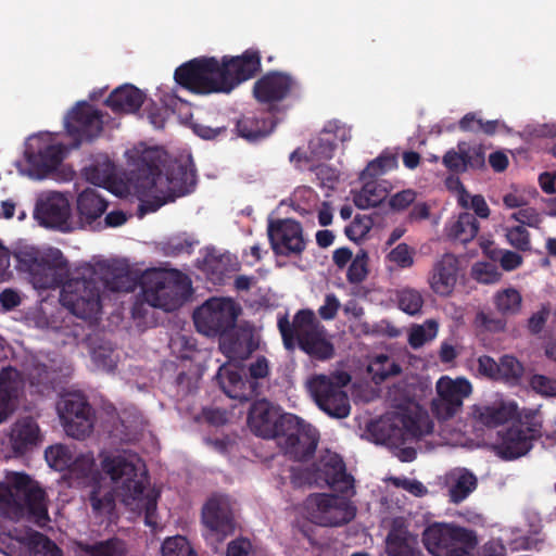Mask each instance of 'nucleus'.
<instances>
[{"mask_svg":"<svg viewBox=\"0 0 556 556\" xmlns=\"http://www.w3.org/2000/svg\"><path fill=\"white\" fill-rule=\"evenodd\" d=\"M261 70L257 50H245L241 55L192 59L175 71L174 78L182 88L195 94L229 93Z\"/></svg>","mask_w":556,"mask_h":556,"instance_id":"obj_1","label":"nucleus"},{"mask_svg":"<svg viewBox=\"0 0 556 556\" xmlns=\"http://www.w3.org/2000/svg\"><path fill=\"white\" fill-rule=\"evenodd\" d=\"M283 346L293 352L296 348L309 358L326 362L333 357L334 346L328 339L327 330L308 308L298 311L292 321L282 316L277 323Z\"/></svg>","mask_w":556,"mask_h":556,"instance_id":"obj_2","label":"nucleus"},{"mask_svg":"<svg viewBox=\"0 0 556 556\" xmlns=\"http://www.w3.org/2000/svg\"><path fill=\"white\" fill-rule=\"evenodd\" d=\"M240 308L230 299L212 298L193 313L197 330L207 337L220 338V350L228 357L240 356L241 344L232 339Z\"/></svg>","mask_w":556,"mask_h":556,"instance_id":"obj_3","label":"nucleus"},{"mask_svg":"<svg viewBox=\"0 0 556 556\" xmlns=\"http://www.w3.org/2000/svg\"><path fill=\"white\" fill-rule=\"evenodd\" d=\"M20 271L29 275L36 289H63L73 279L70 277V264L59 249L42 253L34 247L18 248L14 252Z\"/></svg>","mask_w":556,"mask_h":556,"instance_id":"obj_4","label":"nucleus"},{"mask_svg":"<svg viewBox=\"0 0 556 556\" xmlns=\"http://www.w3.org/2000/svg\"><path fill=\"white\" fill-rule=\"evenodd\" d=\"M140 285L143 301L166 312L179 308L191 290L188 276L178 270L148 269L142 274Z\"/></svg>","mask_w":556,"mask_h":556,"instance_id":"obj_5","label":"nucleus"},{"mask_svg":"<svg viewBox=\"0 0 556 556\" xmlns=\"http://www.w3.org/2000/svg\"><path fill=\"white\" fill-rule=\"evenodd\" d=\"M45 495L28 475L16 472L8 482L0 481V515L12 520H20L26 513L47 517Z\"/></svg>","mask_w":556,"mask_h":556,"instance_id":"obj_6","label":"nucleus"},{"mask_svg":"<svg viewBox=\"0 0 556 556\" xmlns=\"http://www.w3.org/2000/svg\"><path fill=\"white\" fill-rule=\"evenodd\" d=\"M151 175L148 195L152 200L143 204L148 212H155L164 204L190 193L197 184L195 170L182 162L172 163L165 174L155 167L151 169Z\"/></svg>","mask_w":556,"mask_h":556,"instance_id":"obj_7","label":"nucleus"},{"mask_svg":"<svg viewBox=\"0 0 556 556\" xmlns=\"http://www.w3.org/2000/svg\"><path fill=\"white\" fill-rule=\"evenodd\" d=\"M422 543L432 556H473L478 539L473 530L446 522H432L422 532Z\"/></svg>","mask_w":556,"mask_h":556,"instance_id":"obj_8","label":"nucleus"},{"mask_svg":"<svg viewBox=\"0 0 556 556\" xmlns=\"http://www.w3.org/2000/svg\"><path fill=\"white\" fill-rule=\"evenodd\" d=\"M300 89V81L290 73L269 71L254 83L253 97L258 103L267 105L269 113L276 115L286 110L281 103L296 96Z\"/></svg>","mask_w":556,"mask_h":556,"instance_id":"obj_9","label":"nucleus"},{"mask_svg":"<svg viewBox=\"0 0 556 556\" xmlns=\"http://www.w3.org/2000/svg\"><path fill=\"white\" fill-rule=\"evenodd\" d=\"M282 427L285 429L277 440L285 455L295 462L311 459L319 442L317 429L295 415H289Z\"/></svg>","mask_w":556,"mask_h":556,"instance_id":"obj_10","label":"nucleus"},{"mask_svg":"<svg viewBox=\"0 0 556 556\" xmlns=\"http://www.w3.org/2000/svg\"><path fill=\"white\" fill-rule=\"evenodd\" d=\"M101 467L118 489L122 488L126 497L140 500L148 483V475L139 458L134 463L121 455L106 456L102 459Z\"/></svg>","mask_w":556,"mask_h":556,"instance_id":"obj_11","label":"nucleus"},{"mask_svg":"<svg viewBox=\"0 0 556 556\" xmlns=\"http://www.w3.org/2000/svg\"><path fill=\"white\" fill-rule=\"evenodd\" d=\"M101 288L93 278H73L63 289L62 303L83 319H98L101 313Z\"/></svg>","mask_w":556,"mask_h":556,"instance_id":"obj_12","label":"nucleus"},{"mask_svg":"<svg viewBox=\"0 0 556 556\" xmlns=\"http://www.w3.org/2000/svg\"><path fill=\"white\" fill-rule=\"evenodd\" d=\"M306 507L311 521L323 527H339L356 516V506L345 496L315 494Z\"/></svg>","mask_w":556,"mask_h":556,"instance_id":"obj_13","label":"nucleus"},{"mask_svg":"<svg viewBox=\"0 0 556 556\" xmlns=\"http://www.w3.org/2000/svg\"><path fill=\"white\" fill-rule=\"evenodd\" d=\"M58 413L67 435L84 440L94 426V413L85 395L67 393L58 403Z\"/></svg>","mask_w":556,"mask_h":556,"instance_id":"obj_14","label":"nucleus"},{"mask_svg":"<svg viewBox=\"0 0 556 556\" xmlns=\"http://www.w3.org/2000/svg\"><path fill=\"white\" fill-rule=\"evenodd\" d=\"M437 395L431 402L432 415L440 421L458 416L464 400L472 393V386L466 378L441 377L435 384Z\"/></svg>","mask_w":556,"mask_h":556,"instance_id":"obj_15","label":"nucleus"},{"mask_svg":"<svg viewBox=\"0 0 556 556\" xmlns=\"http://www.w3.org/2000/svg\"><path fill=\"white\" fill-rule=\"evenodd\" d=\"M307 387L316 405L328 416L343 419L350 415V400L342 384L326 375H316L309 379Z\"/></svg>","mask_w":556,"mask_h":556,"instance_id":"obj_16","label":"nucleus"},{"mask_svg":"<svg viewBox=\"0 0 556 556\" xmlns=\"http://www.w3.org/2000/svg\"><path fill=\"white\" fill-rule=\"evenodd\" d=\"M270 247L276 255L290 257L300 256L306 249L303 227L292 218L269 220L267 227Z\"/></svg>","mask_w":556,"mask_h":556,"instance_id":"obj_17","label":"nucleus"},{"mask_svg":"<svg viewBox=\"0 0 556 556\" xmlns=\"http://www.w3.org/2000/svg\"><path fill=\"white\" fill-rule=\"evenodd\" d=\"M431 429L430 425L424 429L418 418L408 415L402 416L397 424L381 420L370 427V431L378 440L395 447L420 440L430 433Z\"/></svg>","mask_w":556,"mask_h":556,"instance_id":"obj_18","label":"nucleus"},{"mask_svg":"<svg viewBox=\"0 0 556 556\" xmlns=\"http://www.w3.org/2000/svg\"><path fill=\"white\" fill-rule=\"evenodd\" d=\"M65 127L76 146L92 141L103 130L102 112L87 102H79L67 114Z\"/></svg>","mask_w":556,"mask_h":556,"instance_id":"obj_19","label":"nucleus"},{"mask_svg":"<svg viewBox=\"0 0 556 556\" xmlns=\"http://www.w3.org/2000/svg\"><path fill=\"white\" fill-rule=\"evenodd\" d=\"M34 217L45 228L66 231L70 229V201L61 192H50L37 200Z\"/></svg>","mask_w":556,"mask_h":556,"instance_id":"obj_20","label":"nucleus"},{"mask_svg":"<svg viewBox=\"0 0 556 556\" xmlns=\"http://www.w3.org/2000/svg\"><path fill=\"white\" fill-rule=\"evenodd\" d=\"M290 414L279 412L267 401H255L249 410L248 425L251 431L263 439H278L285 429L282 424Z\"/></svg>","mask_w":556,"mask_h":556,"instance_id":"obj_21","label":"nucleus"},{"mask_svg":"<svg viewBox=\"0 0 556 556\" xmlns=\"http://www.w3.org/2000/svg\"><path fill=\"white\" fill-rule=\"evenodd\" d=\"M42 138L33 139L25 150L27 163L39 174L47 175L55 170L66 155L62 143H42Z\"/></svg>","mask_w":556,"mask_h":556,"instance_id":"obj_22","label":"nucleus"},{"mask_svg":"<svg viewBox=\"0 0 556 556\" xmlns=\"http://www.w3.org/2000/svg\"><path fill=\"white\" fill-rule=\"evenodd\" d=\"M278 119L269 111L256 110L242 114L236 122V131L239 137L257 142L267 138L276 128Z\"/></svg>","mask_w":556,"mask_h":556,"instance_id":"obj_23","label":"nucleus"},{"mask_svg":"<svg viewBox=\"0 0 556 556\" xmlns=\"http://www.w3.org/2000/svg\"><path fill=\"white\" fill-rule=\"evenodd\" d=\"M202 522L215 535L217 541H223L235 531V521L229 505L219 497H211L202 508Z\"/></svg>","mask_w":556,"mask_h":556,"instance_id":"obj_24","label":"nucleus"},{"mask_svg":"<svg viewBox=\"0 0 556 556\" xmlns=\"http://www.w3.org/2000/svg\"><path fill=\"white\" fill-rule=\"evenodd\" d=\"M442 163L455 174H462L469 169L478 170L485 166V152L481 144L470 146L467 142H458L457 150H448L443 155Z\"/></svg>","mask_w":556,"mask_h":556,"instance_id":"obj_25","label":"nucleus"},{"mask_svg":"<svg viewBox=\"0 0 556 556\" xmlns=\"http://www.w3.org/2000/svg\"><path fill=\"white\" fill-rule=\"evenodd\" d=\"M319 471L327 484L336 492L354 495V478L346 472L340 455L330 453L319 462Z\"/></svg>","mask_w":556,"mask_h":556,"instance_id":"obj_26","label":"nucleus"},{"mask_svg":"<svg viewBox=\"0 0 556 556\" xmlns=\"http://www.w3.org/2000/svg\"><path fill=\"white\" fill-rule=\"evenodd\" d=\"M41 442L40 429L29 417L15 421L8 434V446L14 457H20L31 451Z\"/></svg>","mask_w":556,"mask_h":556,"instance_id":"obj_27","label":"nucleus"},{"mask_svg":"<svg viewBox=\"0 0 556 556\" xmlns=\"http://www.w3.org/2000/svg\"><path fill=\"white\" fill-rule=\"evenodd\" d=\"M500 438L495 452L504 460L517 459L532 448V437L521 425L506 429L500 433Z\"/></svg>","mask_w":556,"mask_h":556,"instance_id":"obj_28","label":"nucleus"},{"mask_svg":"<svg viewBox=\"0 0 556 556\" xmlns=\"http://www.w3.org/2000/svg\"><path fill=\"white\" fill-rule=\"evenodd\" d=\"M22 378L17 369L8 366L0 371V424L15 409Z\"/></svg>","mask_w":556,"mask_h":556,"instance_id":"obj_29","label":"nucleus"},{"mask_svg":"<svg viewBox=\"0 0 556 556\" xmlns=\"http://www.w3.org/2000/svg\"><path fill=\"white\" fill-rule=\"evenodd\" d=\"M458 263L454 255L444 254L433 266L430 287L434 293L450 295L456 285Z\"/></svg>","mask_w":556,"mask_h":556,"instance_id":"obj_30","label":"nucleus"},{"mask_svg":"<svg viewBox=\"0 0 556 556\" xmlns=\"http://www.w3.org/2000/svg\"><path fill=\"white\" fill-rule=\"evenodd\" d=\"M146 94L132 85H124L114 89L105 100V104L114 113H136L142 106Z\"/></svg>","mask_w":556,"mask_h":556,"instance_id":"obj_31","label":"nucleus"},{"mask_svg":"<svg viewBox=\"0 0 556 556\" xmlns=\"http://www.w3.org/2000/svg\"><path fill=\"white\" fill-rule=\"evenodd\" d=\"M79 220L91 225L100 218L108 208V201L93 188L83 190L76 200Z\"/></svg>","mask_w":556,"mask_h":556,"instance_id":"obj_32","label":"nucleus"},{"mask_svg":"<svg viewBox=\"0 0 556 556\" xmlns=\"http://www.w3.org/2000/svg\"><path fill=\"white\" fill-rule=\"evenodd\" d=\"M516 413V407L500 403L497 405H473L470 416L473 420L488 428H495L510 420Z\"/></svg>","mask_w":556,"mask_h":556,"instance_id":"obj_33","label":"nucleus"},{"mask_svg":"<svg viewBox=\"0 0 556 556\" xmlns=\"http://www.w3.org/2000/svg\"><path fill=\"white\" fill-rule=\"evenodd\" d=\"M389 556H422L417 535L405 528H394L387 536Z\"/></svg>","mask_w":556,"mask_h":556,"instance_id":"obj_34","label":"nucleus"},{"mask_svg":"<svg viewBox=\"0 0 556 556\" xmlns=\"http://www.w3.org/2000/svg\"><path fill=\"white\" fill-rule=\"evenodd\" d=\"M24 546L21 556H62V549L46 534L38 531L27 532L17 539Z\"/></svg>","mask_w":556,"mask_h":556,"instance_id":"obj_35","label":"nucleus"},{"mask_svg":"<svg viewBox=\"0 0 556 556\" xmlns=\"http://www.w3.org/2000/svg\"><path fill=\"white\" fill-rule=\"evenodd\" d=\"M450 478L453 483L448 489V495L454 504L465 501L478 486L477 477L467 468L454 470Z\"/></svg>","mask_w":556,"mask_h":556,"instance_id":"obj_36","label":"nucleus"},{"mask_svg":"<svg viewBox=\"0 0 556 556\" xmlns=\"http://www.w3.org/2000/svg\"><path fill=\"white\" fill-rule=\"evenodd\" d=\"M102 279L104 285L112 291L129 292L134 290L135 283L130 278L126 266L114 264L101 265Z\"/></svg>","mask_w":556,"mask_h":556,"instance_id":"obj_37","label":"nucleus"},{"mask_svg":"<svg viewBox=\"0 0 556 556\" xmlns=\"http://www.w3.org/2000/svg\"><path fill=\"white\" fill-rule=\"evenodd\" d=\"M478 231L479 222L477 217L469 212H464L450 225L447 236L453 240L466 244L478 235Z\"/></svg>","mask_w":556,"mask_h":556,"instance_id":"obj_38","label":"nucleus"},{"mask_svg":"<svg viewBox=\"0 0 556 556\" xmlns=\"http://www.w3.org/2000/svg\"><path fill=\"white\" fill-rule=\"evenodd\" d=\"M88 498L96 516H110L115 509V493L109 485L94 483Z\"/></svg>","mask_w":556,"mask_h":556,"instance_id":"obj_39","label":"nucleus"},{"mask_svg":"<svg viewBox=\"0 0 556 556\" xmlns=\"http://www.w3.org/2000/svg\"><path fill=\"white\" fill-rule=\"evenodd\" d=\"M336 149V135H333L331 130H328L326 126L308 142L311 161L330 160Z\"/></svg>","mask_w":556,"mask_h":556,"instance_id":"obj_40","label":"nucleus"},{"mask_svg":"<svg viewBox=\"0 0 556 556\" xmlns=\"http://www.w3.org/2000/svg\"><path fill=\"white\" fill-rule=\"evenodd\" d=\"M83 174L87 181L96 186H104L114 178L115 165L108 156H101L86 166Z\"/></svg>","mask_w":556,"mask_h":556,"instance_id":"obj_41","label":"nucleus"},{"mask_svg":"<svg viewBox=\"0 0 556 556\" xmlns=\"http://www.w3.org/2000/svg\"><path fill=\"white\" fill-rule=\"evenodd\" d=\"M80 548L85 556H127L128 554L125 541L119 538H111L93 544H84Z\"/></svg>","mask_w":556,"mask_h":556,"instance_id":"obj_42","label":"nucleus"},{"mask_svg":"<svg viewBox=\"0 0 556 556\" xmlns=\"http://www.w3.org/2000/svg\"><path fill=\"white\" fill-rule=\"evenodd\" d=\"M364 185L357 193L353 197V202L356 207L366 210L379 205L386 198V190L380 188L376 180H363Z\"/></svg>","mask_w":556,"mask_h":556,"instance_id":"obj_43","label":"nucleus"},{"mask_svg":"<svg viewBox=\"0 0 556 556\" xmlns=\"http://www.w3.org/2000/svg\"><path fill=\"white\" fill-rule=\"evenodd\" d=\"M522 296L514 288L497 291L494 295V305L498 313L504 316H513L520 312Z\"/></svg>","mask_w":556,"mask_h":556,"instance_id":"obj_44","label":"nucleus"},{"mask_svg":"<svg viewBox=\"0 0 556 556\" xmlns=\"http://www.w3.org/2000/svg\"><path fill=\"white\" fill-rule=\"evenodd\" d=\"M45 458L51 468L63 471L72 468L74 456L70 447L56 444L46 448Z\"/></svg>","mask_w":556,"mask_h":556,"instance_id":"obj_45","label":"nucleus"},{"mask_svg":"<svg viewBox=\"0 0 556 556\" xmlns=\"http://www.w3.org/2000/svg\"><path fill=\"white\" fill-rule=\"evenodd\" d=\"M523 371V365L515 356L506 354L500 358L498 381L516 386L519 383Z\"/></svg>","mask_w":556,"mask_h":556,"instance_id":"obj_46","label":"nucleus"},{"mask_svg":"<svg viewBox=\"0 0 556 556\" xmlns=\"http://www.w3.org/2000/svg\"><path fill=\"white\" fill-rule=\"evenodd\" d=\"M397 166V160L394 155L382 154L370 161L361 174V179H372Z\"/></svg>","mask_w":556,"mask_h":556,"instance_id":"obj_47","label":"nucleus"},{"mask_svg":"<svg viewBox=\"0 0 556 556\" xmlns=\"http://www.w3.org/2000/svg\"><path fill=\"white\" fill-rule=\"evenodd\" d=\"M368 369L372 374V380L376 383H381L387 378L396 376L401 372L400 365L394 362H390V358L384 354L378 355L374 364H371Z\"/></svg>","mask_w":556,"mask_h":556,"instance_id":"obj_48","label":"nucleus"},{"mask_svg":"<svg viewBox=\"0 0 556 556\" xmlns=\"http://www.w3.org/2000/svg\"><path fill=\"white\" fill-rule=\"evenodd\" d=\"M162 556H198L187 538L175 535L162 544Z\"/></svg>","mask_w":556,"mask_h":556,"instance_id":"obj_49","label":"nucleus"},{"mask_svg":"<svg viewBox=\"0 0 556 556\" xmlns=\"http://www.w3.org/2000/svg\"><path fill=\"white\" fill-rule=\"evenodd\" d=\"M194 241L186 233L175 235L162 242V251L167 256H177L180 254H191Z\"/></svg>","mask_w":556,"mask_h":556,"instance_id":"obj_50","label":"nucleus"},{"mask_svg":"<svg viewBox=\"0 0 556 556\" xmlns=\"http://www.w3.org/2000/svg\"><path fill=\"white\" fill-rule=\"evenodd\" d=\"M399 307L409 314H418L424 305V298L421 293L415 289L405 288L397 292Z\"/></svg>","mask_w":556,"mask_h":556,"instance_id":"obj_51","label":"nucleus"},{"mask_svg":"<svg viewBox=\"0 0 556 556\" xmlns=\"http://www.w3.org/2000/svg\"><path fill=\"white\" fill-rule=\"evenodd\" d=\"M222 390L229 397H244L242 393H238V386H242V377L237 370L220 367L217 374Z\"/></svg>","mask_w":556,"mask_h":556,"instance_id":"obj_52","label":"nucleus"},{"mask_svg":"<svg viewBox=\"0 0 556 556\" xmlns=\"http://www.w3.org/2000/svg\"><path fill=\"white\" fill-rule=\"evenodd\" d=\"M374 222L370 216L357 214L353 222L345 227V236L354 242L363 240L372 228Z\"/></svg>","mask_w":556,"mask_h":556,"instance_id":"obj_53","label":"nucleus"},{"mask_svg":"<svg viewBox=\"0 0 556 556\" xmlns=\"http://www.w3.org/2000/svg\"><path fill=\"white\" fill-rule=\"evenodd\" d=\"M368 255L365 251H359L356 256L352 260L348 273L346 279L350 283H361L368 275Z\"/></svg>","mask_w":556,"mask_h":556,"instance_id":"obj_54","label":"nucleus"},{"mask_svg":"<svg viewBox=\"0 0 556 556\" xmlns=\"http://www.w3.org/2000/svg\"><path fill=\"white\" fill-rule=\"evenodd\" d=\"M506 239L518 251L527 252L531 250L530 233L522 225L507 227Z\"/></svg>","mask_w":556,"mask_h":556,"instance_id":"obj_55","label":"nucleus"},{"mask_svg":"<svg viewBox=\"0 0 556 556\" xmlns=\"http://www.w3.org/2000/svg\"><path fill=\"white\" fill-rule=\"evenodd\" d=\"M530 388L541 396H556V378L534 374L529 379Z\"/></svg>","mask_w":556,"mask_h":556,"instance_id":"obj_56","label":"nucleus"},{"mask_svg":"<svg viewBox=\"0 0 556 556\" xmlns=\"http://www.w3.org/2000/svg\"><path fill=\"white\" fill-rule=\"evenodd\" d=\"M389 260L401 268H409L414 264V251L406 243H400L388 255Z\"/></svg>","mask_w":556,"mask_h":556,"instance_id":"obj_57","label":"nucleus"},{"mask_svg":"<svg viewBox=\"0 0 556 556\" xmlns=\"http://www.w3.org/2000/svg\"><path fill=\"white\" fill-rule=\"evenodd\" d=\"M510 218L520 223L523 227L527 225L532 228H539L542 223V216L534 207L520 208L513 213Z\"/></svg>","mask_w":556,"mask_h":556,"instance_id":"obj_58","label":"nucleus"},{"mask_svg":"<svg viewBox=\"0 0 556 556\" xmlns=\"http://www.w3.org/2000/svg\"><path fill=\"white\" fill-rule=\"evenodd\" d=\"M478 372L488 379L498 381L500 362L489 355H481L478 358Z\"/></svg>","mask_w":556,"mask_h":556,"instance_id":"obj_59","label":"nucleus"},{"mask_svg":"<svg viewBox=\"0 0 556 556\" xmlns=\"http://www.w3.org/2000/svg\"><path fill=\"white\" fill-rule=\"evenodd\" d=\"M476 325L486 331L500 332L506 327V321L502 318L491 316L484 312H479L476 315Z\"/></svg>","mask_w":556,"mask_h":556,"instance_id":"obj_60","label":"nucleus"},{"mask_svg":"<svg viewBox=\"0 0 556 556\" xmlns=\"http://www.w3.org/2000/svg\"><path fill=\"white\" fill-rule=\"evenodd\" d=\"M226 556H255L253 545L245 538H238L228 543Z\"/></svg>","mask_w":556,"mask_h":556,"instance_id":"obj_61","label":"nucleus"},{"mask_svg":"<svg viewBox=\"0 0 556 556\" xmlns=\"http://www.w3.org/2000/svg\"><path fill=\"white\" fill-rule=\"evenodd\" d=\"M415 191L410 189L402 190L390 198L389 205L392 210L403 211L415 201Z\"/></svg>","mask_w":556,"mask_h":556,"instance_id":"obj_62","label":"nucleus"},{"mask_svg":"<svg viewBox=\"0 0 556 556\" xmlns=\"http://www.w3.org/2000/svg\"><path fill=\"white\" fill-rule=\"evenodd\" d=\"M340 308V302L333 294H327L324 304L318 308V315L324 320H332Z\"/></svg>","mask_w":556,"mask_h":556,"instance_id":"obj_63","label":"nucleus"},{"mask_svg":"<svg viewBox=\"0 0 556 556\" xmlns=\"http://www.w3.org/2000/svg\"><path fill=\"white\" fill-rule=\"evenodd\" d=\"M192 130H193V132L197 136H199L202 139L213 140V139H216L219 136L226 135L227 127L226 126L211 127V126H207V125L194 123L192 125Z\"/></svg>","mask_w":556,"mask_h":556,"instance_id":"obj_64","label":"nucleus"}]
</instances>
